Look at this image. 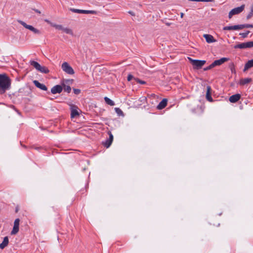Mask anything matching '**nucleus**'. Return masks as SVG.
<instances>
[{
	"label": "nucleus",
	"instance_id": "1",
	"mask_svg": "<svg viewBox=\"0 0 253 253\" xmlns=\"http://www.w3.org/2000/svg\"><path fill=\"white\" fill-rule=\"evenodd\" d=\"M11 81L5 74H0V94H3L10 88Z\"/></svg>",
	"mask_w": 253,
	"mask_h": 253
},
{
	"label": "nucleus",
	"instance_id": "2",
	"mask_svg": "<svg viewBox=\"0 0 253 253\" xmlns=\"http://www.w3.org/2000/svg\"><path fill=\"white\" fill-rule=\"evenodd\" d=\"M245 8V5L243 4L240 7H236L232 9L229 12L228 14V18L231 19L232 16L234 15L239 14L241 13Z\"/></svg>",
	"mask_w": 253,
	"mask_h": 253
},
{
	"label": "nucleus",
	"instance_id": "3",
	"mask_svg": "<svg viewBox=\"0 0 253 253\" xmlns=\"http://www.w3.org/2000/svg\"><path fill=\"white\" fill-rule=\"evenodd\" d=\"M188 59L194 69H200L206 63L205 60H194L190 57H188Z\"/></svg>",
	"mask_w": 253,
	"mask_h": 253
},
{
	"label": "nucleus",
	"instance_id": "4",
	"mask_svg": "<svg viewBox=\"0 0 253 253\" xmlns=\"http://www.w3.org/2000/svg\"><path fill=\"white\" fill-rule=\"evenodd\" d=\"M72 80H64L61 83V86L63 87V89L68 93H70L71 91V88L70 84L72 83Z\"/></svg>",
	"mask_w": 253,
	"mask_h": 253
},
{
	"label": "nucleus",
	"instance_id": "5",
	"mask_svg": "<svg viewBox=\"0 0 253 253\" xmlns=\"http://www.w3.org/2000/svg\"><path fill=\"white\" fill-rule=\"evenodd\" d=\"M61 67L62 70L66 73L70 75H73L74 74V71L73 69L67 62H64L62 64Z\"/></svg>",
	"mask_w": 253,
	"mask_h": 253
},
{
	"label": "nucleus",
	"instance_id": "6",
	"mask_svg": "<svg viewBox=\"0 0 253 253\" xmlns=\"http://www.w3.org/2000/svg\"><path fill=\"white\" fill-rule=\"evenodd\" d=\"M18 22L23 26H24L25 28L29 29V30L33 32L34 33L38 34H40V31L39 30L35 28L32 26L28 25L25 22L21 20H18Z\"/></svg>",
	"mask_w": 253,
	"mask_h": 253
},
{
	"label": "nucleus",
	"instance_id": "7",
	"mask_svg": "<svg viewBox=\"0 0 253 253\" xmlns=\"http://www.w3.org/2000/svg\"><path fill=\"white\" fill-rule=\"evenodd\" d=\"M71 110V117L72 118H75L78 116H79V112L78 111V108L75 105H70Z\"/></svg>",
	"mask_w": 253,
	"mask_h": 253
},
{
	"label": "nucleus",
	"instance_id": "8",
	"mask_svg": "<svg viewBox=\"0 0 253 253\" xmlns=\"http://www.w3.org/2000/svg\"><path fill=\"white\" fill-rule=\"evenodd\" d=\"M20 219L16 218L14 222V226L11 232V235H15L19 231V226Z\"/></svg>",
	"mask_w": 253,
	"mask_h": 253
},
{
	"label": "nucleus",
	"instance_id": "9",
	"mask_svg": "<svg viewBox=\"0 0 253 253\" xmlns=\"http://www.w3.org/2000/svg\"><path fill=\"white\" fill-rule=\"evenodd\" d=\"M62 90L63 87L61 85H56L51 89V92L52 94L60 93Z\"/></svg>",
	"mask_w": 253,
	"mask_h": 253
},
{
	"label": "nucleus",
	"instance_id": "10",
	"mask_svg": "<svg viewBox=\"0 0 253 253\" xmlns=\"http://www.w3.org/2000/svg\"><path fill=\"white\" fill-rule=\"evenodd\" d=\"M229 60L228 58L223 57L219 60H215L212 63L214 66H219Z\"/></svg>",
	"mask_w": 253,
	"mask_h": 253
},
{
	"label": "nucleus",
	"instance_id": "11",
	"mask_svg": "<svg viewBox=\"0 0 253 253\" xmlns=\"http://www.w3.org/2000/svg\"><path fill=\"white\" fill-rule=\"evenodd\" d=\"M192 112L198 115L202 114L204 112V109L202 106H197L191 110Z\"/></svg>",
	"mask_w": 253,
	"mask_h": 253
},
{
	"label": "nucleus",
	"instance_id": "12",
	"mask_svg": "<svg viewBox=\"0 0 253 253\" xmlns=\"http://www.w3.org/2000/svg\"><path fill=\"white\" fill-rule=\"evenodd\" d=\"M241 98V95L240 94H236L231 96L229 100L231 103H236Z\"/></svg>",
	"mask_w": 253,
	"mask_h": 253
},
{
	"label": "nucleus",
	"instance_id": "13",
	"mask_svg": "<svg viewBox=\"0 0 253 253\" xmlns=\"http://www.w3.org/2000/svg\"><path fill=\"white\" fill-rule=\"evenodd\" d=\"M34 84L38 88H40L42 90L46 91L47 89V87L43 84L40 83L39 81L35 80L33 82Z\"/></svg>",
	"mask_w": 253,
	"mask_h": 253
},
{
	"label": "nucleus",
	"instance_id": "14",
	"mask_svg": "<svg viewBox=\"0 0 253 253\" xmlns=\"http://www.w3.org/2000/svg\"><path fill=\"white\" fill-rule=\"evenodd\" d=\"M168 100L166 98L163 99L158 105L157 108L159 110L164 109L167 105Z\"/></svg>",
	"mask_w": 253,
	"mask_h": 253
},
{
	"label": "nucleus",
	"instance_id": "15",
	"mask_svg": "<svg viewBox=\"0 0 253 253\" xmlns=\"http://www.w3.org/2000/svg\"><path fill=\"white\" fill-rule=\"evenodd\" d=\"M211 90L210 86H207L206 99L210 102H212L213 100L211 96Z\"/></svg>",
	"mask_w": 253,
	"mask_h": 253
},
{
	"label": "nucleus",
	"instance_id": "16",
	"mask_svg": "<svg viewBox=\"0 0 253 253\" xmlns=\"http://www.w3.org/2000/svg\"><path fill=\"white\" fill-rule=\"evenodd\" d=\"M204 37L205 38L206 42L208 43H211L216 41L213 36L211 35L205 34L204 35Z\"/></svg>",
	"mask_w": 253,
	"mask_h": 253
},
{
	"label": "nucleus",
	"instance_id": "17",
	"mask_svg": "<svg viewBox=\"0 0 253 253\" xmlns=\"http://www.w3.org/2000/svg\"><path fill=\"white\" fill-rule=\"evenodd\" d=\"M253 67V59L250 60H249L245 64L244 69L243 70L244 72L246 71L249 68H251Z\"/></svg>",
	"mask_w": 253,
	"mask_h": 253
},
{
	"label": "nucleus",
	"instance_id": "18",
	"mask_svg": "<svg viewBox=\"0 0 253 253\" xmlns=\"http://www.w3.org/2000/svg\"><path fill=\"white\" fill-rule=\"evenodd\" d=\"M252 81L251 78L242 79L240 80L239 84L240 85H244L251 83Z\"/></svg>",
	"mask_w": 253,
	"mask_h": 253
},
{
	"label": "nucleus",
	"instance_id": "19",
	"mask_svg": "<svg viewBox=\"0 0 253 253\" xmlns=\"http://www.w3.org/2000/svg\"><path fill=\"white\" fill-rule=\"evenodd\" d=\"M8 238L7 237H5L3 239L2 242L0 244V248L1 249H4L5 247H6L8 244Z\"/></svg>",
	"mask_w": 253,
	"mask_h": 253
},
{
	"label": "nucleus",
	"instance_id": "20",
	"mask_svg": "<svg viewBox=\"0 0 253 253\" xmlns=\"http://www.w3.org/2000/svg\"><path fill=\"white\" fill-rule=\"evenodd\" d=\"M38 71L45 74L48 73L49 72V70L46 67L44 66H42L41 65L39 69H38Z\"/></svg>",
	"mask_w": 253,
	"mask_h": 253
},
{
	"label": "nucleus",
	"instance_id": "21",
	"mask_svg": "<svg viewBox=\"0 0 253 253\" xmlns=\"http://www.w3.org/2000/svg\"><path fill=\"white\" fill-rule=\"evenodd\" d=\"M235 48H247L246 42H243L234 46Z\"/></svg>",
	"mask_w": 253,
	"mask_h": 253
},
{
	"label": "nucleus",
	"instance_id": "22",
	"mask_svg": "<svg viewBox=\"0 0 253 253\" xmlns=\"http://www.w3.org/2000/svg\"><path fill=\"white\" fill-rule=\"evenodd\" d=\"M30 64L33 66L37 70L39 69L40 67V64L35 61H31Z\"/></svg>",
	"mask_w": 253,
	"mask_h": 253
},
{
	"label": "nucleus",
	"instance_id": "23",
	"mask_svg": "<svg viewBox=\"0 0 253 253\" xmlns=\"http://www.w3.org/2000/svg\"><path fill=\"white\" fill-rule=\"evenodd\" d=\"M104 100L105 101V102L110 105V106H114L115 105V103L113 101H112V100H111L110 98H109L108 97H104Z\"/></svg>",
	"mask_w": 253,
	"mask_h": 253
},
{
	"label": "nucleus",
	"instance_id": "24",
	"mask_svg": "<svg viewBox=\"0 0 253 253\" xmlns=\"http://www.w3.org/2000/svg\"><path fill=\"white\" fill-rule=\"evenodd\" d=\"M81 13L83 14H96V11L94 10H81Z\"/></svg>",
	"mask_w": 253,
	"mask_h": 253
},
{
	"label": "nucleus",
	"instance_id": "25",
	"mask_svg": "<svg viewBox=\"0 0 253 253\" xmlns=\"http://www.w3.org/2000/svg\"><path fill=\"white\" fill-rule=\"evenodd\" d=\"M63 32H64V33H66L67 34H69V35H71L72 36L73 35V31L72 30V29H71L70 28H64Z\"/></svg>",
	"mask_w": 253,
	"mask_h": 253
},
{
	"label": "nucleus",
	"instance_id": "26",
	"mask_svg": "<svg viewBox=\"0 0 253 253\" xmlns=\"http://www.w3.org/2000/svg\"><path fill=\"white\" fill-rule=\"evenodd\" d=\"M51 26L57 30L63 31L64 27L61 25L51 24Z\"/></svg>",
	"mask_w": 253,
	"mask_h": 253
},
{
	"label": "nucleus",
	"instance_id": "27",
	"mask_svg": "<svg viewBox=\"0 0 253 253\" xmlns=\"http://www.w3.org/2000/svg\"><path fill=\"white\" fill-rule=\"evenodd\" d=\"M223 30H235V26H225L223 28Z\"/></svg>",
	"mask_w": 253,
	"mask_h": 253
},
{
	"label": "nucleus",
	"instance_id": "28",
	"mask_svg": "<svg viewBox=\"0 0 253 253\" xmlns=\"http://www.w3.org/2000/svg\"><path fill=\"white\" fill-rule=\"evenodd\" d=\"M112 141H110V140L108 139L106 140V141L103 143L104 145L106 147L108 148L111 145Z\"/></svg>",
	"mask_w": 253,
	"mask_h": 253
},
{
	"label": "nucleus",
	"instance_id": "29",
	"mask_svg": "<svg viewBox=\"0 0 253 253\" xmlns=\"http://www.w3.org/2000/svg\"><path fill=\"white\" fill-rule=\"evenodd\" d=\"M253 16V5H252L251 9V11L247 16V19H249Z\"/></svg>",
	"mask_w": 253,
	"mask_h": 253
},
{
	"label": "nucleus",
	"instance_id": "30",
	"mask_svg": "<svg viewBox=\"0 0 253 253\" xmlns=\"http://www.w3.org/2000/svg\"><path fill=\"white\" fill-rule=\"evenodd\" d=\"M235 26V30L243 29L245 28V24L238 25Z\"/></svg>",
	"mask_w": 253,
	"mask_h": 253
},
{
	"label": "nucleus",
	"instance_id": "31",
	"mask_svg": "<svg viewBox=\"0 0 253 253\" xmlns=\"http://www.w3.org/2000/svg\"><path fill=\"white\" fill-rule=\"evenodd\" d=\"M247 48H251L253 47V41H250L246 42Z\"/></svg>",
	"mask_w": 253,
	"mask_h": 253
},
{
	"label": "nucleus",
	"instance_id": "32",
	"mask_svg": "<svg viewBox=\"0 0 253 253\" xmlns=\"http://www.w3.org/2000/svg\"><path fill=\"white\" fill-rule=\"evenodd\" d=\"M116 112L119 115H123V111L119 108H115Z\"/></svg>",
	"mask_w": 253,
	"mask_h": 253
},
{
	"label": "nucleus",
	"instance_id": "33",
	"mask_svg": "<svg viewBox=\"0 0 253 253\" xmlns=\"http://www.w3.org/2000/svg\"><path fill=\"white\" fill-rule=\"evenodd\" d=\"M249 33H250V31H247L245 33H240V35H241L243 38H246L247 37V36L249 34Z\"/></svg>",
	"mask_w": 253,
	"mask_h": 253
},
{
	"label": "nucleus",
	"instance_id": "34",
	"mask_svg": "<svg viewBox=\"0 0 253 253\" xmlns=\"http://www.w3.org/2000/svg\"><path fill=\"white\" fill-rule=\"evenodd\" d=\"M230 69H231V72L233 73H235L236 71H235V69L234 68V64L233 63H232L230 65Z\"/></svg>",
	"mask_w": 253,
	"mask_h": 253
},
{
	"label": "nucleus",
	"instance_id": "35",
	"mask_svg": "<svg viewBox=\"0 0 253 253\" xmlns=\"http://www.w3.org/2000/svg\"><path fill=\"white\" fill-rule=\"evenodd\" d=\"M70 10L75 13H81V9L71 8Z\"/></svg>",
	"mask_w": 253,
	"mask_h": 253
},
{
	"label": "nucleus",
	"instance_id": "36",
	"mask_svg": "<svg viewBox=\"0 0 253 253\" xmlns=\"http://www.w3.org/2000/svg\"><path fill=\"white\" fill-rule=\"evenodd\" d=\"M214 67L213 63H212L210 66H209L208 67L204 68V70L205 71H207V70H210L211 69V68Z\"/></svg>",
	"mask_w": 253,
	"mask_h": 253
},
{
	"label": "nucleus",
	"instance_id": "37",
	"mask_svg": "<svg viewBox=\"0 0 253 253\" xmlns=\"http://www.w3.org/2000/svg\"><path fill=\"white\" fill-rule=\"evenodd\" d=\"M134 80L137 83H139L141 84H145V82L144 81H141L140 80H139V79L138 78H134Z\"/></svg>",
	"mask_w": 253,
	"mask_h": 253
},
{
	"label": "nucleus",
	"instance_id": "38",
	"mask_svg": "<svg viewBox=\"0 0 253 253\" xmlns=\"http://www.w3.org/2000/svg\"><path fill=\"white\" fill-rule=\"evenodd\" d=\"M108 134L109 135V138H108V139L110 140V141H112L113 142V134H112V133L110 131L108 132Z\"/></svg>",
	"mask_w": 253,
	"mask_h": 253
},
{
	"label": "nucleus",
	"instance_id": "39",
	"mask_svg": "<svg viewBox=\"0 0 253 253\" xmlns=\"http://www.w3.org/2000/svg\"><path fill=\"white\" fill-rule=\"evenodd\" d=\"M73 90H74V93L76 94H79L80 93V92H81V90L79 89L74 88L73 89Z\"/></svg>",
	"mask_w": 253,
	"mask_h": 253
},
{
	"label": "nucleus",
	"instance_id": "40",
	"mask_svg": "<svg viewBox=\"0 0 253 253\" xmlns=\"http://www.w3.org/2000/svg\"><path fill=\"white\" fill-rule=\"evenodd\" d=\"M134 78L133 77V76L132 75H130H130H128L127 79V81H131L132 79H134Z\"/></svg>",
	"mask_w": 253,
	"mask_h": 253
},
{
	"label": "nucleus",
	"instance_id": "41",
	"mask_svg": "<svg viewBox=\"0 0 253 253\" xmlns=\"http://www.w3.org/2000/svg\"><path fill=\"white\" fill-rule=\"evenodd\" d=\"M245 28H253V25L252 24H245Z\"/></svg>",
	"mask_w": 253,
	"mask_h": 253
},
{
	"label": "nucleus",
	"instance_id": "42",
	"mask_svg": "<svg viewBox=\"0 0 253 253\" xmlns=\"http://www.w3.org/2000/svg\"><path fill=\"white\" fill-rule=\"evenodd\" d=\"M165 24L167 25V26H170L171 23H169V22H165Z\"/></svg>",
	"mask_w": 253,
	"mask_h": 253
},
{
	"label": "nucleus",
	"instance_id": "43",
	"mask_svg": "<svg viewBox=\"0 0 253 253\" xmlns=\"http://www.w3.org/2000/svg\"><path fill=\"white\" fill-rule=\"evenodd\" d=\"M35 11L37 13H39V14H40V13H41V11H39L38 9H35Z\"/></svg>",
	"mask_w": 253,
	"mask_h": 253
},
{
	"label": "nucleus",
	"instance_id": "44",
	"mask_svg": "<svg viewBox=\"0 0 253 253\" xmlns=\"http://www.w3.org/2000/svg\"><path fill=\"white\" fill-rule=\"evenodd\" d=\"M128 13H129V14H130L131 15H134V13H133V12H132V11H129V12H128Z\"/></svg>",
	"mask_w": 253,
	"mask_h": 253
},
{
	"label": "nucleus",
	"instance_id": "45",
	"mask_svg": "<svg viewBox=\"0 0 253 253\" xmlns=\"http://www.w3.org/2000/svg\"><path fill=\"white\" fill-rule=\"evenodd\" d=\"M184 14L183 13H180V17L182 18L183 17Z\"/></svg>",
	"mask_w": 253,
	"mask_h": 253
}]
</instances>
